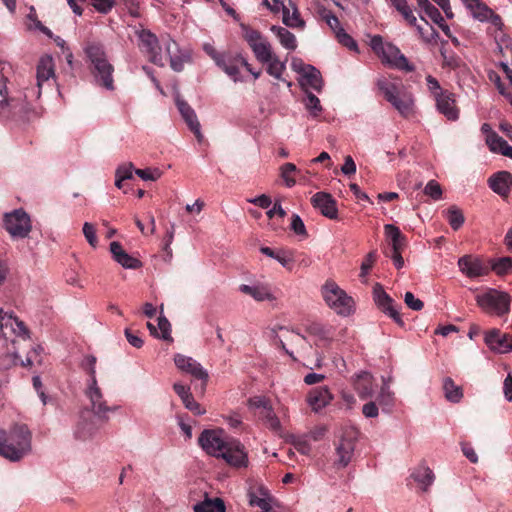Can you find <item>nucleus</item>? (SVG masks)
<instances>
[{"instance_id": "a211bd4d", "label": "nucleus", "mask_w": 512, "mask_h": 512, "mask_svg": "<svg viewBox=\"0 0 512 512\" xmlns=\"http://www.w3.org/2000/svg\"><path fill=\"white\" fill-rule=\"evenodd\" d=\"M379 57H381L383 63L392 67L405 71L413 70V67L409 64L407 58L401 53L399 48L391 43H386Z\"/></svg>"}, {"instance_id": "f257e3e1", "label": "nucleus", "mask_w": 512, "mask_h": 512, "mask_svg": "<svg viewBox=\"0 0 512 512\" xmlns=\"http://www.w3.org/2000/svg\"><path fill=\"white\" fill-rule=\"evenodd\" d=\"M198 441L209 455L221 457L236 468L248 466V455L244 445L236 439H225L222 430H204Z\"/></svg>"}, {"instance_id": "f704fd0d", "label": "nucleus", "mask_w": 512, "mask_h": 512, "mask_svg": "<svg viewBox=\"0 0 512 512\" xmlns=\"http://www.w3.org/2000/svg\"><path fill=\"white\" fill-rule=\"evenodd\" d=\"M377 401L382 407V410L386 412H390L391 408L394 406V392L390 389L389 384L386 381L383 382V385L377 396Z\"/></svg>"}, {"instance_id": "b1692460", "label": "nucleus", "mask_w": 512, "mask_h": 512, "mask_svg": "<svg viewBox=\"0 0 512 512\" xmlns=\"http://www.w3.org/2000/svg\"><path fill=\"white\" fill-rule=\"evenodd\" d=\"M332 400L333 395L327 386L313 388L307 396V403L315 412L328 406Z\"/></svg>"}, {"instance_id": "473e14b6", "label": "nucleus", "mask_w": 512, "mask_h": 512, "mask_svg": "<svg viewBox=\"0 0 512 512\" xmlns=\"http://www.w3.org/2000/svg\"><path fill=\"white\" fill-rule=\"evenodd\" d=\"M384 232L390 241L391 251L403 250L406 245V239L397 226L386 224L384 225Z\"/></svg>"}, {"instance_id": "774afa93", "label": "nucleus", "mask_w": 512, "mask_h": 512, "mask_svg": "<svg viewBox=\"0 0 512 512\" xmlns=\"http://www.w3.org/2000/svg\"><path fill=\"white\" fill-rule=\"evenodd\" d=\"M503 392L505 399L512 401V375L508 374L503 383Z\"/></svg>"}, {"instance_id": "393cba45", "label": "nucleus", "mask_w": 512, "mask_h": 512, "mask_svg": "<svg viewBox=\"0 0 512 512\" xmlns=\"http://www.w3.org/2000/svg\"><path fill=\"white\" fill-rule=\"evenodd\" d=\"M110 252L114 261L125 269H138L142 266L141 261L128 254L117 241L110 243Z\"/></svg>"}, {"instance_id": "052dcab7", "label": "nucleus", "mask_w": 512, "mask_h": 512, "mask_svg": "<svg viewBox=\"0 0 512 512\" xmlns=\"http://www.w3.org/2000/svg\"><path fill=\"white\" fill-rule=\"evenodd\" d=\"M158 328L161 331V338L164 340H171V325L170 322L164 317L159 316L158 318Z\"/></svg>"}, {"instance_id": "c756f323", "label": "nucleus", "mask_w": 512, "mask_h": 512, "mask_svg": "<svg viewBox=\"0 0 512 512\" xmlns=\"http://www.w3.org/2000/svg\"><path fill=\"white\" fill-rule=\"evenodd\" d=\"M17 107V101L8 97L7 78L0 73V115L8 116Z\"/></svg>"}, {"instance_id": "39448f33", "label": "nucleus", "mask_w": 512, "mask_h": 512, "mask_svg": "<svg viewBox=\"0 0 512 512\" xmlns=\"http://www.w3.org/2000/svg\"><path fill=\"white\" fill-rule=\"evenodd\" d=\"M85 52L92 64L91 73L95 84L109 91L114 90V67L108 61L103 47L92 43L86 47Z\"/></svg>"}, {"instance_id": "0e129e2a", "label": "nucleus", "mask_w": 512, "mask_h": 512, "mask_svg": "<svg viewBox=\"0 0 512 512\" xmlns=\"http://www.w3.org/2000/svg\"><path fill=\"white\" fill-rule=\"evenodd\" d=\"M291 229L294 231L295 234L297 235H301V236H306L307 235V232H306V228H305V225H304V222L302 221V219L300 218L299 215L297 214H294L292 216V221H291Z\"/></svg>"}, {"instance_id": "338daca9", "label": "nucleus", "mask_w": 512, "mask_h": 512, "mask_svg": "<svg viewBox=\"0 0 512 512\" xmlns=\"http://www.w3.org/2000/svg\"><path fill=\"white\" fill-rule=\"evenodd\" d=\"M362 413L367 418H375L379 414V409L375 402L370 401L363 406Z\"/></svg>"}, {"instance_id": "37998d69", "label": "nucleus", "mask_w": 512, "mask_h": 512, "mask_svg": "<svg viewBox=\"0 0 512 512\" xmlns=\"http://www.w3.org/2000/svg\"><path fill=\"white\" fill-rule=\"evenodd\" d=\"M374 300L376 304L383 310L387 308V306H391L393 304V300L391 297L383 290L380 285H376L374 287Z\"/></svg>"}, {"instance_id": "a19ab883", "label": "nucleus", "mask_w": 512, "mask_h": 512, "mask_svg": "<svg viewBox=\"0 0 512 512\" xmlns=\"http://www.w3.org/2000/svg\"><path fill=\"white\" fill-rule=\"evenodd\" d=\"M97 358L94 355H85L81 362L80 368L88 375L87 381L97 380L96 378Z\"/></svg>"}, {"instance_id": "a18cd8bd", "label": "nucleus", "mask_w": 512, "mask_h": 512, "mask_svg": "<svg viewBox=\"0 0 512 512\" xmlns=\"http://www.w3.org/2000/svg\"><path fill=\"white\" fill-rule=\"evenodd\" d=\"M306 109L311 113L312 116L317 117L322 111L320 100L311 92L306 93L305 99Z\"/></svg>"}, {"instance_id": "6ab92c4d", "label": "nucleus", "mask_w": 512, "mask_h": 512, "mask_svg": "<svg viewBox=\"0 0 512 512\" xmlns=\"http://www.w3.org/2000/svg\"><path fill=\"white\" fill-rule=\"evenodd\" d=\"M486 345L497 353H508L512 351V337L502 334L498 329H492L485 335Z\"/></svg>"}, {"instance_id": "9b49d317", "label": "nucleus", "mask_w": 512, "mask_h": 512, "mask_svg": "<svg viewBox=\"0 0 512 512\" xmlns=\"http://www.w3.org/2000/svg\"><path fill=\"white\" fill-rule=\"evenodd\" d=\"M291 68L300 75L299 83L302 88H312L320 91L323 86L321 73L314 66L306 64L300 58H293Z\"/></svg>"}, {"instance_id": "8fccbe9b", "label": "nucleus", "mask_w": 512, "mask_h": 512, "mask_svg": "<svg viewBox=\"0 0 512 512\" xmlns=\"http://www.w3.org/2000/svg\"><path fill=\"white\" fill-rule=\"evenodd\" d=\"M320 15H321L322 19L325 20L327 25L333 30L335 35L339 34L340 31L344 30L339 22V19L335 15H333L330 11L323 9L321 11Z\"/></svg>"}, {"instance_id": "bf43d9fd", "label": "nucleus", "mask_w": 512, "mask_h": 512, "mask_svg": "<svg viewBox=\"0 0 512 512\" xmlns=\"http://www.w3.org/2000/svg\"><path fill=\"white\" fill-rule=\"evenodd\" d=\"M405 304L414 311H420L424 304L423 302L416 298L412 292H406L404 295Z\"/></svg>"}, {"instance_id": "5fc2aeb1", "label": "nucleus", "mask_w": 512, "mask_h": 512, "mask_svg": "<svg viewBox=\"0 0 512 512\" xmlns=\"http://www.w3.org/2000/svg\"><path fill=\"white\" fill-rule=\"evenodd\" d=\"M92 6L101 14H108L116 5L115 0H92Z\"/></svg>"}, {"instance_id": "c03bdc74", "label": "nucleus", "mask_w": 512, "mask_h": 512, "mask_svg": "<svg viewBox=\"0 0 512 512\" xmlns=\"http://www.w3.org/2000/svg\"><path fill=\"white\" fill-rule=\"evenodd\" d=\"M308 332L311 335L316 336L319 339V341L327 342L331 339L330 330L319 323L311 324L308 327Z\"/></svg>"}, {"instance_id": "864d4df0", "label": "nucleus", "mask_w": 512, "mask_h": 512, "mask_svg": "<svg viewBox=\"0 0 512 512\" xmlns=\"http://www.w3.org/2000/svg\"><path fill=\"white\" fill-rule=\"evenodd\" d=\"M424 193L433 200H439L442 197V188L438 182L430 180L424 188Z\"/></svg>"}, {"instance_id": "f3484780", "label": "nucleus", "mask_w": 512, "mask_h": 512, "mask_svg": "<svg viewBox=\"0 0 512 512\" xmlns=\"http://www.w3.org/2000/svg\"><path fill=\"white\" fill-rule=\"evenodd\" d=\"M0 331L6 340L12 335L24 336L27 334L24 323L2 309H0Z\"/></svg>"}, {"instance_id": "e2e57ef3", "label": "nucleus", "mask_w": 512, "mask_h": 512, "mask_svg": "<svg viewBox=\"0 0 512 512\" xmlns=\"http://www.w3.org/2000/svg\"><path fill=\"white\" fill-rule=\"evenodd\" d=\"M375 260H376V252L375 251L369 252L361 264V273H360L361 277H365L368 274V272L372 268Z\"/></svg>"}, {"instance_id": "bb28decb", "label": "nucleus", "mask_w": 512, "mask_h": 512, "mask_svg": "<svg viewBox=\"0 0 512 512\" xmlns=\"http://www.w3.org/2000/svg\"><path fill=\"white\" fill-rule=\"evenodd\" d=\"M488 184L493 192L506 197L512 188V174L507 171L497 172L489 178Z\"/></svg>"}, {"instance_id": "4468645a", "label": "nucleus", "mask_w": 512, "mask_h": 512, "mask_svg": "<svg viewBox=\"0 0 512 512\" xmlns=\"http://www.w3.org/2000/svg\"><path fill=\"white\" fill-rule=\"evenodd\" d=\"M162 45L164 46V55L166 59L169 58L171 68L176 72H181L184 69V64L190 59L189 55L180 52L178 44L169 36H162Z\"/></svg>"}, {"instance_id": "49530a36", "label": "nucleus", "mask_w": 512, "mask_h": 512, "mask_svg": "<svg viewBox=\"0 0 512 512\" xmlns=\"http://www.w3.org/2000/svg\"><path fill=\"white\" fill-rule=\"evenodd\" d=\"M441 56L443 58V66L450 69H455L460 65V59L452 51H448L443 44L441 49Z\"/></svg>"}, {"instance_id": "cd10ccee", "label": "nucleus", "mask_w": 512, "mask_h": 512, "mask_svg": "<svg viewBox=\"0 0 512 512\" xmlns=\"http://www.w3.org/2000/svg\"><path fill=\"white\" fill-rule=\"evenodd\" d=\"M354 388L361 399L371 398L374 395L375 389L373 376L366 371L356 374Z\"/></svg>"}, {"instance_id": "69168bd1", "label": "nucleus", "mask_w": 512, "mask_h": 512, "mask_svg": "<svg viewBox=\"0 0 512 512\" xmlns=\"http://www.w3.org/2000/svg\"><path fill=\"white\" fill-rule=\"evenodd\" d=\"M133 172H135V170L133 169L132 163L124 164L117 169L116 177H121L124 180L131 179Z\"/></svg>"}, {"instance_id": "c9c22d12", "label": "nucleus", "mask_w": 512, "mask_h": 512, "mask_svg": "<svg viewBox=\"0 0 512 512\" xmlns=\"http://www.w3.org/2000/svg\"><path fill=\"white\" fill-rule=\"evenodd\" d=\"M260 416L263 419L265 425L272 430L274 433L281 435L282 434V425L275 414L272 406L270 408H266L265 411L260 412Z\"/></svg>"}, {"instance_id": "7ed1b4c3", "label": "nucleus", "mask_w": 512, "mask_h": 512, "mask_svg": "<svg viewBox=\"0 0 512 512\" xmlns=\"http://www.w3.org/2000/svg\"><path fill=\"white\" fill-rule=\"evenodd\" d=\"M377 87L383 94L385 100L404 117L409 118L415 114V99L403 84L396 77H380L377 80Z\"/></svg>"}, {"instance_id": "58836bf2", "label": "nucleus", "mask_w": 512, "mask_h": 512, "mask_svg": "<svg viewBox=\"0 0 512 512\" xmlns=\"http://www.w3.org/2000/svg\"><path fill=\"white\" fill-rule=\"evenodd\" d=\"M445 397L448 401L457 403L463 397L462 389L451 378H446L443 383Z\"/></svg>"}, {"instance_id": "4c0bfd02", "label": "nucleus", "mask_w": 512, "mask_h": 512, "mask_svg": "<svg viewBox=\"0 0 512 512\" xmlns=\"http://www.w3.org/2000/svg\"><path fill=\"white\" fill-rule=\"evenodd\" d=\"M412 477L416 482H418L423 490H427V488L433 483L434 481V473L429 467H419L417 468L413 474Z\"/></svg>"}, {"instance_id": "2eb2a0df", "label": "nucleus", "mask_w": 512, "mask_h": 512, "mask_svg": "<svg viewBox=\"0 0 512 512\" xmlns=\"http://www.w3.org/2000/svg\"><path fill=\"white\" fill-rule=\"evenodd\" d=\"M458 267L468 278H478L489 273L490 268L478 257L464 255L458 259Z\"/></svg>"}, {"instance_id": "7c9ffc66", "label": "nucleus", "mask_w": 512, "mask_h": 512, "mask_svg": "<svg viewBox=\"0 0 512 512\" xmlns=\"http://www.w3.org/2000/svg\"><path fill=\"white\" fill-rule=\"evenodd\" d=\"M271 32L277 37L281 46L289 51H294L297 48L296 36L282 26L272 25Z\"/></svg>"}, {"instance_id": "20e7f679", "label": "nucleus", "mask_w": 512, "mask_h": 512, "mask_svg": "<svg viewBox=\"0 0 512 512\" xmlns=\"http://www.w3.org/2000/svg\"><path fill=\"white\" fill-rule=\"evenodd\" d=\"M32 451V434L26 425H15L9 432H0V455L19 461Z\"/></svg>"}, {"instance_id": "c85d7f7f", "label": "nucleus", "mask_w": 512, "mask_h": 512, "mask_svg": "<svg viewBox=\"0 0 512 512\" xmlns=\"http://www.w3.org/2000/svg\"><path fill=\"white\" fill-rule=\"evenodd\" d=\"M176 105L191 131L195 134L198 140H201L202 134L200 131V123L197 119L195 111L188 105L187 102L180 99L179 97L176 98Z\"/></svg>"}, {"instance_id": "5701e85b", "label": "nucleus", "mask_w": 512, "mask_h": 512, "mask_svg": "<svg viewBox=\"0 0 512 512\" xmlns=\"http://www.w3.org/2000/svg\"><path fill=\"white\" fill-rule=\"evenodd\" d=\"M312 205L318 209L322 215L329 219L337 218L338 210L336 202L332 196L325 192H317L311 198Z\"/></svg>"}, {"instance_id": "09e8293b", "label": "nucleus", "mask_w": 512, "mask_h": 512, "mask_svg": "<svg viewBox=\"0 0 512 512\" xmlns=\"http://www.w3.org/2000/svg\"><path fill=\"white\" fill-rule=\"evenodd\" d=\"M486 143L492 152L501 153L503 150L502 148L506 145L507 141L496 133H490L486 137Z\"/></svg>"}, {"instance_id": "412c9836", "label": "nucleus", "mask_w": 512, "mask_h": 512, "mask_svg": "<svg viewBox=\"0 0 512 512\" xmlns=\"http://www.w3.org/2000/svg\"><path fill=\"white\" fill-rule=\"evenodd\" d=\"M468 10L472 14L473 18L481 22L489 21L496 29H502L503 23L500 16L495 14L493 10L478 0L476 2H472V5H469Z\"/></svg>"}, {"instance_id": "ea45409f", "label": "nucleus", "mask_w": 512, "mask_h": 512, "mask_svg": "<svg viewBox=\"0 0 512 512\" xmlns=\"http://www.w3.org/2000/svg\"><path fill=\"white\" fill-rule=\"evenodd\" d=\"M445 214L446 219L453 230H458L464 224V215L457 206L449 207Z\"/></svg>"}, {"instance_id": "423d86ee", "label": "nucleus", "mask_w": 512, "mask_h": 512, "mask_svg": "<svg viewBox=\"0 0 512 512\" xmlns=\"http://www.w3.org/2000/svg\"><path fill=\"white\" fill-rule=\"evenodd\" d=\"M320 292L325 304L337 315L348 317L355 312L354 299L333 280H327Z\"/></svg>"}, {"instance_id": "4be33fe9", "label": "nucleus", "mask_w": 512, "mask_h": 512, "mask_svg": "<svg viewBox=\"0 0 512 512\" xmlns=\"http://www.w3.org/2000/svg\"><path fill=\"white\" fill-rule=\"evenodd\" d=\"M55 77V64L51 55L42 56L36 67V80L39 89L38 95L41 94V89L46 82Z\"/></svg>"}, {"instance_id": "dca6fc26", "label": "nucleus", "mask_w": 512, "mask_h": 512, "mask_svg": "<svg viewBox=\"0 0 512 512\" xmlns=\"http://www.w3.org/2000/svg\"><path fill=\"white\" fill-rule=\"evenodd\" d=\"M234 82L243 81L240 75L241 67H248L247 59L241 54L224 55L217 64Z\"/></svg>"}, {"instance_id": "0eeeda50", "label": "nucleus", "mask_w": 512, "mask_h": 512, "mask_svg": "<svg viewBox=\"0 0 512 512\" xmlns=\"http://www.w3.org/2000/svg\"><path fill=\"white\" fill-rule=\"evenodd\" d=\"M358 431L354 427L341 429L334 441L335 460L334 466L338 469L347 467L355 453Z\"/></svg>"}, {"instance_id": "ddd939ff", "label": "nucleus", "mask_w": 512, "mask_h": 512, "mask_svg": "<svg viewBox=\"0 0 512 512\" xmlns=\"http://www.w3.org/2000/svg\"><path fill=\"white\" fill-rule=\"evenodd\" d=\"M174 363L179 370L190 374L195 379L201 380V388L202 390H205L209 375L199 362L191 357L182 354H176L174 356Z\"/></svg>"}, {"instance_id": "aec40b11", "label": "nucleus", "mask_w": 512, "mask_h": 512, "mask_svg": "<svg viewBox=\"0 0 512 512\" xmlns=\"http://www.w3.org/2000/svg\"><path fill=\"white\" fill-rule=\"evenodd\" d=\"M436 107L439 113L448 120L455 121L459 118V110L456 107L455 95L449 91L439 92L435 98Z\"/></svg>"}, {"instance_id": "72a5a7b5", "label": "nucleus", "mask_w": 512, "mask_h": 512, "mask_svg": "<svg viewBox=\"0 0 512 512\" xmlns=\"http://www.w3.org/2000/svg\"><path fill=\"white\" fill-rule=\"evenodd\" d=\"M194 512H225V505L222 499L214 498L205 499L193 507Z\"/></svg>"}, {"instance_id": "13d9d810", "label": "nucleus", "mask_w": 512, "mask_h": 512, "mask_svg": "<svg viewBox=\"0 0 512 512\" xmlns=\"http://www.w3.org/2000/svg\"><path fill=\"white\" fill-rule=\"evenodd\" d=\"M338 41L345 47H347L348 49L352 50V51H357L358 50V46H357V43L356 41L349 35L345 32V30L343 31H340L339 34L336 35Z\"/></svg>"}, {"instance_id": "2f4dec72", "label": "nucleus", "mask_w": 512, "mask_h": 512, "mask_svg": "<svg viewBox=\"0 0 512 512\" xmlns=\"http://www.w3.org/2000/svg\"><path fill=\"white\" fill-rule=\"evenodd\" d=\"M282 22L290 28L303 29L305 26L296 5L291 0L288 1V8L282 15Z\"/></svg>"}, {"instance_id": "a878e982", "label": "nucleus", "mask_w": 512, "mask_h": 512, "mask_svg": "<svg viewBox=\"0 0 512 512\" xmlns=\"http://www.w3.org/2000/svg\"><path fill=\"white\" fill-rule=\"evenodd\" d=\"M239 291L252 297L255 301H273L275 296L272 294L270 286L266 283L255 282L253 284H242Z\"/></svg>"}, {"instance_id": "680f3d73", "label": "nucleus", "mask_w": 512, "mask_h": 512, "mask_svg": "<svg viewBox=\"0 0 512 512\" xmlns=\"http://www.w3.org/2000/svg\"><path fill=\"white\" fill-rule=\"evenodd\" d=\"M184 406L193 412L195 415H203L206 413V410L200 406L198 402L195 401L193 395L183 401Z\"/></svg>"}, {"instance_id": "4d7b16f0", "label": "nucleus", "mask_w": 512, "mask_h": 512, "mask_svg": "<svg viewBox=\"0 0 512 512\" xmlns=\"http://www.w3.org/2000/svg\"><path fill=\"white\" fill-rule=\"evenodd\" d=\"M43 351V348L41 346H36L34 347L28 354H27V357H26V362L22 361L21 364L23 366H26V365H32L34 363H38V364H41L42 362V359L40 357V354L42 353Z\"/></svg>"}, {"instance_id": "79ce46f5", "label": "nucleus", "mask_w": 512, "mask_h": 512, "mask_svg": "<svg viewBox=\"0 0 512 512\" xmlns=\"http://www.w3.org/2000/svg\"><path fill=\"white\" fill-rule=\"evenodd\" d=\"M260 251L264 255L278 261L283 267H288L289 264L292 262V258L289 257L284 251L275 252L269 247H261Z\"/></svg>"}, {"instance_id": "e433bc0d", "label": "nucleus", "mask_w": 512, "mask_h": 512, "mask_svg": "<svg viewBox=\"0 0 512 512\" xmlns=\"http://www.w3.org/2000/svg\"><path fill=\"white\" fill-rule=\"evenodd\" d=\"M258 491L259 495H257L254 492H249V504L251 506L259 507L262 510L272 502V498L269 494L268 489H266L265 487L260 486Z\"/></svg>"}, {"instance_id": "1a4fd4ad", "label": "nucleus", "mask_w": 512, "mask_h": 512, "mask_svg": "<svg viewBox=\"0 0 512 512\" xmlns=\"http://www.w3.org/2000/svg\"><path fill=\"white\" fill-rule=\"evenodd\" d=\"M3 227L13 239H24L32 230L31 218L22 209H15L3 215Z\"/></svg>"}, {"instance_id": "6e6d98bb", "label": "nucleus", "mask_w": 512, "mask_h": 512, "mask_svg": "<svg viewBox=\"0 0 512 512\" xmlns=\"http://www.w3.org/2000/svg\"><path fill=\"white\" fill-rule=\"evenodd\" d=\"M492 269L498 275H504L512 270V261L510 258H501L492 265Z\"/></svg>"}, {"instance_id": "f03ea898", "label": "nucleus", "mask_w": 512, "mask_h": 512, "mask_svg": "<svg viewBox=\"0 0 512 512\" xmlns=\"http://www.w3.org/2000/svg\"><path fill=\"white\" fill-rule=\"evenodd\" d=\"M243 37L254 53L255 58L262 64H267V73L278 81L286 83L291 87V82L283 77L286 71V62L281 61L273 52L270 42L257 30L245 27Z\"/></svg>"}, {"instance_id": "9d476101", "label": "nucleus", "mask_w": 512, "mask_h": 512, "mask_svg": "<svg viewBox=\"0 0 512 512\" xmlns=\"http://www.w3.org/2000/svg\"><path fill=\"white\" fill-rule=\"evenodd\" d=\"M137 36L139 39V48L148 57L149 61L163 67L166 57L162 52V50H164L162 38L159 40L155 34L145 29L137 31Z\"/></svg>"}, {"instance_id": "3c124183", "label": "nucleus", "mask_w": 512, "mask_h": 512, "mask_svg": "<svg viewBox=\"0 0 512 512\" xmlns=\"http://www.w3.org/2000/svg\"><path fill=\"white\" fill-rule=\"evenodd\" d=\"M82 231H83V235H84L85 239L87 240V242L89 243V245L93 248H96L98 245V239H97V235H96L95 226L92 223L85 222L83 224Z\"/></svg>"}, {"instance_id": "de8ad7c7", "label": "nucleus", "mask_w": 512, "mask_h": 512, "mask_svg": "<svg viewBox=\"0 0 512 512\" xmlns=\"http://www.w3.org/2000/svg\"><path fill=\"white\" fill-rule=\"evenodd\" d=\"M281 177L283 178L285 185L287 187H292L295 185L296 180L292 176L296 171L297 167L293 163H285L281 166Z\"/></svg>"}, {"instance_id": "f8f14e48", "label": "nucleus", "mask_w": 512, "mask_h": 512, "mask_svg": "<svg viewBox=\"0 0 512 512\" xmlns=\"http://www.w3.org/2000/svg\"><path fill=\"white\" fill-rule=\"evenodd\" d=\"M85 395L90 401L92 412L100 419L107 420V413L118 409L107 405L97 380L87 381Z\"/></svg>"}, {"instance_id": "6e6552de", "label": "nucleus", "mask_w": 512, "mask_h": 512, "mask_svg": "<svg viewBox=\"0 0 512 512\" xmlns=\"http://www.w3.org/2000/svg\"><path fill=\"white\" fill-rule=\"evenodd\" d=\"M475 299L477 305L488 314L503 316L510 311L511 297L506 292L488 289Z\"/></svg>"}, {"instance_id": "603ef678", "label": "nucleus", "mask_w": 512, "mask_h": 512, "mask_svg": "<svg viewBox=\"0 0 512 512\" xmlns=\"http://www.w3.org/2000/svg\"><path fill=\"white\" fill-rule=\"evenodd\" d=\"M135 174L144 181H156L162 175L158 168L135 169Z\"/></svg>"}]
</instances>
